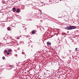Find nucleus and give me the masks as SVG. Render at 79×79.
<instances>
[{
  "mask_svg": "<svg viewBox=\"0 0 79 79\" xmlns=\"http://www.w3.org/2000/svg\"><path fill=\"white\" fill-rule=\"evenodd\" d=\"M20 11V10H19V9H18L16 10V11L17 12V13H19Z\"/></svg>",
  "mask_w": 79,
  "mask_h": 79,
  "instance_id": "5",
  "label": "nucleus"
},
{
  "mask_svg": "<svg viewBox=\"0 0 79 79\" xmlns=\"http://www.w3.org/2000/svg\"><path fill=\"white\" fill-rule=\"evenodd\" d=\"M44 75H46V73L45 72H44Z\"/></svg>",
  "mask_w": 79,
  "mask_h": 79,
  "instance_id": "17",
  "label": "nucleus"
},
{
  "mask_svg": "<svg viewBox=\"0 0 79 79\" xmlns=\"http://www.w3.org/2000/svg\"><path fill=\"white\" fill-rule=\"evenodd\" d=\"M17 39H19V37H18V38H17Z\"/></svg>",
  "mask_w": 79,
  "mask_h": 79,
  "instance_id": "18",
  "label": "nucleus"
},
{
  "mask_svg": "<svg viewBox=\"0 0 79 79\" xmlns=\"http://www.w3.org/2000/svg\"><path fill=\"white\" fill-rule=\"evenodd\" d=\"M8 31H11V28L10 27H7Z\"/></svg>",
  "mask_w": 79,
  "mask_h": 79,
  "instance_id": "7",
  "label": "nucleus"
},
{
  "mask_svg": "<svg viewBox=\"0 0 79 79\" xmlns=\"http://www.w3.org/2000/svg\"><path fill=\"white\" fill-rule=\"evenodd\" d=\"M37 31L36 30H33L32 31V34H34L35 33H36Z\"/></svg>",
  "mask_w": 79,
  "mask_h": 79,
  "instance_id": "3",
  "label": "nucleus"
},
{
  "mask_svg": "<svg viewBox=\"0 0 79 79\" xmlns=\"http://www.w3.org/2000/svg\"><path fill=\"white\" fill-rule=\"evenodd\" d=\"M22 54H23V55H24V54L25 53L24 52H22Z\"/></svg>",
  "mask_w": 79,
  "mask_h": 79,
  "instance_id": "15",
  "label": "nucleus"
},
{
  "mask_svg": "<svg viewBox=\"0 0 79 79\" xmlns=\"http://www.w3.org/2000/svg\"><path fill=\"white\" fill-rule=\"evenodd\" d=\"M9 67H10V68H13V66L11 65H10L9 66Z\"/></svg>",
  "mask_w": 79,
  "mask_h": 79,
  "instance_id": "12",
  "label": "nucleus"
},
{
  "mask_svg": "<svg viewBox=\"0 0 79 79\" xmlns=\"http://www.w3.org/2000/svg\"><path fill=\"white\" fill-rule=\"evenodd\" d=\"M5 53H7V50H5Z\"/></svg>",
  "mask_w": 79,
  "mask_h": 79,
  "instance_id": "16",
  "label": "nucleus"
},
{
  "mask_svg": "<svg viewBox=\"0 0 79 79\" xmlns=\"http://www.w3.org/2000/svg\"><path fill=\"white\" fill-rule=\"evenodd\" d=\"M20 43H21V44H24V42L23 41H20Z\"/></svg>",
  "mask_w": 79,
  "mask_h": 79,
  "instance_id": "11",
  "label": "nucleus"
},
{
  "mask_svg": "<svg viewBox=\"0 0 79 79\" xmlns=\"http://www.w3.org/2000/svg\"><path fill=\"white\" fill-rule=\"evenodd\" d=\"M65 29H66L67 30H71V27L70 26L69 27H67L65 28Z\"/></svg>",
  "mask_w": 79,
  "mask_h": 79,
  "instance_id": "2",
  "label": "nucleus"
},
{
  "mask_svg": "<svg viewBox=\"0 0 79 79\" xmlns=\"http://www.w3.org/2000/svg\"><path fill=\"white\" fill-rule=\"evenodd\" d=\"M42 13H40V14H42Z\"/></svg>",
  "mask_w": 79,
  "mask_h": 79,
  "instance_id": "19",
  "label": "nucleus"
},
{
  "mask_svg": "<svg viewBox=\"0 0 79 79\" xmlns=\"http://www.w3.org/2000/svg\"><path fill=\"white\" fill-rule=\"evenodd\" d=\"M8 52H11V49H9L8 51Z\"/></svg>",
  "mask_w": 79,
  "mask_h": 79,
  "instance_id": "10",
  "label": "nucleus"
},
{
  "mask_svg": "<svg viewBox=\"0 0 79 79\" xmlns=\"http://www.w3.org/2000/svg\"><path fill=\"white\" fill-rule=\"evenodd\" d=\"M5 56H3L2 57V59H3V60H4V59H5Z\"/></svg>",
  "mask_w": 79,
  "mask_h": 79,
  "instance_id": "14",
  "label": "nucleus"
},
{
  "mask_svg": "<svg viewBox=\"0 0 79 79\" xmlns=\"http://www.w3.org/2000/svg\"><path fill=\"white\" fill-rule=\"evenodd\" d=\"M75 51H76V52H77V51H79V49H78L77 48H75Z\"/></svg>",
  "mask_w": 79,
  "mask_h": 79,
  "instance_id": "8",
  "label": "nucleus"
},
{
  "mask_svg": "<svg viewBox=\"0 0 79 79\" xmlns=\"http://www.w3.org/2000/svg\"><path fill=\"white\" fill-rule=\"evenodd\" d=\"M13 11H14V12L16 11V9L15 8V7L13 8Z\"/></svg>",
  "mask_w": 79,
  "mask_h": 79,
  "instance_id": "6",
  "label": "nucleus"
},
{
  "mask_svg": "<svg viewBox=\"0 0 79 79\" xmlns=\"http://www.w3.org/2000/svg\"><path fill=\"white\" fill-rule=\"evenodd\" d=\"M47 44H48V45H50L52 44V43L49 41H48L47 42Z\"/></svg>",
  "mask_w": 79,
  "mask_h": 79,
  "instance_id": "4",
  "label": "nucleus"
},
{
  "mask_svg": "<svg viewBox=\"0 0 79 79\" xmlns=\"http://www.w3.org/2000/svg\"><path fill=\"white\" fill-rule=\"evenodd\" d=\"M73 56H71L69 57V58H70V59H72V58H73Z\"/></svg>",
  "mask_w": 79,
  "mask_h": 79,
  "instance_id": "9",
  "label": "nucleus"
},
{
  "mask_svg": "<svg viewBox=\"0 0 79 79\" xmlns=\"http://www.w3.org/2000/svg\"><path fill=\"white\" fill-rule=\"evenodd\" d=\"M76 27L75 26H70L71 30L72 29H76Z\"/></svg>",
  "mask_w": 79,
  "mask_h": 79,
  "instance_id": "1",
  "label": "nucleus"
},
{
  "mask_svg": "<svg viewBox=\"0 0 79 79\" xmlns=\"http://www.w3.org/2000/svg\"><path fill=\"white\" fill-rule=\"evenodd\" d=\"M7 55H10V53L8 52H7L6 53Z\"/></svg>",
  "mask_w": 79,
  "mask_h": 79,
  "instance_id": "13",
  "label": "nucleus"
}]
</instances>
